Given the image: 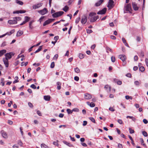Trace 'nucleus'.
Returning <instances> with one entry per match:
<instances>
[{"label":"nucleus","instance_id":"10","mask_svg":"<svg viewBox=\"0 0 148 148\" xmlns=\"http://www.w3.org/2000/svg\"><path fill=\"white\" fill-rule=\"evenodd\" d=\"M8 23L10 25L16 24L17 23V21L14 19V18H13V20H9L8 21Z\"/></svg>","mask_w":148,"mask_h":148},{"label":"nucleus","instance_id":"25","mask_svg":"<svg viewBox=\"0 0 148 148\" xmlns=\"http://www.w3.org/2000/svg\"><path fill=\"white\" fill-rule=\"evenodd\" d=\"M30 18L27 16L25 17V20L24 21L26 23L28 22L30 20Z\"/></svg>","mask_w":148,"mask_h":148},{"label":"nucleus","instance_id":"43","mask_svg":"<svg viewBox=\"0 0 148 148\" xmlns=\"http://www.w3.org/2000/svg\"><path fill=\"white\" fill-rule=\"evenodd\" d=\"M139 70L141 72H143L145 70V68L143 66H141L139 68Z\"/></svg>","mask_w":148,"mask_h":148},{"label":"nucleus","instance_id":"6","mask_svg":"<svg viewBox=\"0 0 148 148\" xmlns=\"http://www.w3.org/2000/svg\"><path fill=\"white\" fill-rule=\"evenodd\" d=\"M87 20V18L86 15H83L82 18L81 20V22L83 24H85L86 23Z\"/></svg>","mask_w":148,"mask_h":148},{"label":"nucleus","instance_id":"2","mask_svg":"<svg viewBox=\"0 0 148 148\" xmlns=\"http://www.w3.org/2000/svg\"><path fill=\"white\" fill-rule=\"evenodd\" d=\"M119 58L123 62V65H125L126 64V63L125 62H124V61H125L126 59V57L124 55H120L119 56Z\"/></svg>","mask_w":148,"mask_h":148},{"label":"nucleus","instance_id":"63","mask_svg":"<svg viewBox=\"0 0 148 148\" xmlns=\"http://www.w3.org/2000/svg\"><path fill=\"white\" fill-rule=\"evenodd\" d=\"M74 79L76 81H78L79 80V77L77 76H75L74 77Z\"/></svg>","mask_w":148,"mask_h":148},{"label":"nucleus","instance_id":"1","mask_svg":"<svg viewBox=\"0 0 148 148\" xmlns=\"http://www.w3.org/2000/svg\"><path fill=\"white\" fill-rule=\"evenodd\" d=\"M64 13L63 11H60L54 13L52 15L53 17L54 18H56L61 16Z\"/></svg>","mask_w":148,"mask_h":148},{"label":"nucleus","instance_id":"51","mask_svg":"<svg viewBox=\"0 0 148 148\" xmlns=\"http://www.w3.org/2000/svg\"><path fill=\"white\" fill-rule=\"evenodd\" d=\"M28 104L29 107L30 108H32L33 107V106L32 103L29 102L28 103Z\"/></svg>","mask_w":148,"mask_h":148},{"label":"nucleus","instance_id":"64","mask_svg":"<svg viewBox=\"0 0 148 148\" xmlns=\"http://www.w3.org/2000/svg\"><path fill=\"white\" fill-rule=\"evenodd\" d=\"M145 62L147 66L148 67V59L146 58L145 59Z\"/></svg>","mask_w":148,"mask_h":148},{"label":"nucleus","instance_id":"33","mask_svg":"<svg viewBox=\"0 0 148 148\" xmlns=\"http://www.w3.org/2000/svg\"><path fill=\"white\" fill-rule=\"evenodd\" d=\"M125 98L127 100H128L129 99H130L132 100V97L128 95L126 96H125Z\"/></svg>","mask_w":148,"mask_h":148},{"label":"nucleus","instance_id":"47","mask_svg":"<svg viewBox=\"0 0 148 148\" xmlns=\"http://www.w3.org/2000/svg\"><path fill=\"white\" fill-rule=\"evenodd\" d=\"M129 130L130 131V134H133L134 133V130H132L130 128H129Z\"/></svg>","mask_w":148,"mask_h":148},{"label":"nucleus","instance_id":"14","mask_svg":"<svg viewBox=\"0 0 148 148\" xmlns=\"http://www.w3.org/2000/svg\"><path fill=\"white\" fill-rule=\"evenodd\" d=\"M106 11V8H104L101 10L97 12V14H104L105 13Z\"/></svg>","mask_w":148,"mask_h":148},{"label":"nucleus","instance_id":"49","mask_svg":"<svg viewBox=\"0 0 148 148\" xmlns=\"http://www.w3.org/2000/svg\"><path fill=\"white\" fill-rule=\"evenodd\" d=\"M61 84H57V89L59 90L61 89Z\"/></svg>","mask_w":148,"mask_h":148},{"label":"nucleus","instance_id":"50","mask_svg":"<svg viewBox=\"0 0 148 148\" xmlns=\"http://www.w3.org/2000/svg\"><path fill=\"white\" fill-rule=\"evenodd\" d=\"M123 146L120 143H119L118 144V148H123Z\"/></svg>","mask_w":148,"mask_h":148},{"label":"nucleus","instance_id":"18","mask_svg":"<svg viewBox=\"0 0 148 148\" xmlns=\"http://www.w3.org/2000/svg\"><path fill=\"white\" fill-rule=\"evenodd\" d=\"M63 143L66 145H67L69 147H73V145L71 144L70 143L66 141H63Z\"/></svg>","mask_w":148,"mask_h":148},{"label":"nucleus","instance_id":"35","mask_svg":"<svg viewBox=\"0 0 148 148\" xmlns=\"http://www.w3.org/2000/svg\"><path fill=\"white\" fill-rule=\"evenodd\" d=\"M14 19L16 20V21H19L21 20V18L20 17H14Z\"/></svg>","mask_w":148,"mask_h":148},{"label":"nucleus","instance_id":"30","mask_svg":"<svg viewBox=\"0 0 148 148\" xmlns=\"http://www.w3.org/2000/svg\"><path fill=\"white\" fill-rule=\"evenodd\" d=\"M41 146L42 148H48V147L44 144H42Z\"/></svg>","mask_w":148,"mask_h":148},{"label":"nucleus","instance_id":"36","mask_svg":"<svg viewBox=\"0 0 148 148\" xmlns=\"http://www.w3.org/2000/svg\"><path fill=\"white\" fill-rule=\"evenodd\" d=\"M66 111L67 112V113L68 114H71L73 112L72 111V110H71L70 109H67L66 110Z\"/></svg>","mask_w":148,"mask_h":148},{"label":"nucleus","instance_id":"23","mask_svg":"<svg viewBox=\"0 0 148 148\" xmlns=\"http://www.w3.org/2000/svg\"><path fill=\"white\" fill-rule=\"evenodd\" d=\"M105 88L107 91H109L111 90L110 87L108 85H107L105 86Z\"/></svg>","mask_w":148,"mask_h":148},{"label":"nucleus","instance_id":"22","mask_svg":"<svg viewBox=\"0 0 148 148\" xmlns=\"http://www.w3.org/2000/svg\"><path fill=\"white\" fill-rule=\"evenodd\" d=\"M103 0H100L98 2L96 3L95 5L96 6H99L103 2Z\"/></svg>","mask_w":148,"mask_h":148},{"label":"nucleus","instance_id":"39","mask_svg":"<svg viewBox=\"0 0 148 148\" xmlns=\"http://www.w3.org/2000/svg\"><path fill=\"white\" fill-rule=\"evenodd\" d=\"M84 57V55L82 53H79V57L80 59H82Z\"/></svg>","mask_w":148,"mask_h":148},{"label":"nucleus","instance_id":"44","mask_svg":"<svg viewBox=\"0 0 148 148\" xmlns=\"http://www.w3.org/2000/svg\"><path fill=\"white\" fill-rule=\"evenodd\" d=\"M18 144L20 145L21 146H22L23 145V143L20 140L18 141Z\"/></svg>","mask_w":148,"mask_h":148},{"label":"nucleus","instance_id":"62","mask_svg":"<svg viewBox=\"0 0 148 148\" xmlns=\"http://www.w3.org/2000/svg\"><path fill=\"white\" fill-rule=\"evenodd\" d=\"M14 32V30L13 29L10 32V34H9L8 35H11Z\"/></svg>","mask_w":148,"mask_h":148},{"label":"nucleus","instance_id":"19","mask_svg":"<svg viewBox=\"0 0 148 148\" xmlns=\"http://www.w3.org/2000/svg\"><path fill=\"white\" fill-rule=\"evenodd\" d=\"M44 99L47 101H49L50 100V97L49 95H45L44 97Z\"/></svg>","mask_w":148,"mask_h":148},{"label":"nucleus","instance_id":"24","mask_svg":"<svg viewBox=\"0 0 148 148\" xmlns=\"http://www.w3.org/2000/svg\"><path fill=\"white\" fill-rule=\"evenodd\" d=\"M23 34V32L22 31H19L17 33V36H20Z\"/></svg>","mask_w":148,"mask_h":148},{"label":"nucleus","instance_id":"40","mask_svg":"<svg viewBox=\"0 0 148 148\" xmlns=\"http://www.w3.org/2000/svg\"><path fill=\"white\" fill-rule=\"evenodd\" d=\"M79 111V109L77 108H74V109H73L72 110V111L75 112H78Z\"/></svg>","mask_w":148,"mask_h":148},{"label":"nucleus","instance_id":"29","mask_svg":"<svg viewBox=\"0 0 148 148\" xmlns=\"http://www.w3.org/2000/svg\"><path fill=\"white\" fill-rule=\"evenodd\" d=\"M69 9V7L67 6H65L63 9V10L65 12H67Z\"/></svg>","mask_w":148,"mask_h":148},{"label":"nucleus","instance_id":"27","mask_svg":"<svg viewBox=\"0 0 148 148\" xmlns=\"http://www.w3.org/2000/svg\"><path fill=\"white\" fill-rule=\"evenodd\" d=\"M122 40L123 43L125 44V46H128V44L126 43V40H125V38H122Z\"/></svg>","mask_w":148,"mask_h":148},{"label":"nucleus","instance_id":"31","mask_svg":"<svg viewBox=\"0 0 148 148\" xmlns=\"http://www.w3.org/2000/svg\"><path fill=\"white\" fill-rule=\"evenodd\" d=\"M75 71L76 73H78L80 72V70L78 68L76 67L75 69Z\"/></svg>","mask_w":148,"mask_h":148},{"label":"nucleus","instance_id":"5","mask_svg":"<svg viewBox=\"0 0 148 148\" xmlns=\"http://www.w3.org/2000/svg\"><path fill=\"white\" fill-rule=\"evenodd\" d=\"M125 10L127 11H128L131 13L132 11V8L131 5L130 4H127L126 6L125 7Z\"/></svg>","mask_w":148,"mask_h":148},{"label":"nucleus","instance_id":"15","mask_svg":"<svg viewBox=\"0 0 148 148\" xmlns=\"http://www.w3.org/2000/svg\"><path fill=\"white\" fill-rule=\"evenodd\" d=\"M132 6L133 8L135 10H138V7L137 6V4L135 2L132 3Z\"/></svg>","mask_w":148,"mask_h":148},{"label":"nucleus","instance_id":"21","mask_svg":"<svg viewBox=\"0 0 148 148\" xmlns=\"http://www.w3.org/2000/svg\"><path fill=\"white\" fill-rule=\"evenodd\" d=\"M6 52V51L5 49L2 50H0V57L2 56L3 54L5 53Z\"/></svg>","mask_w":148,"mask_h":148},{"label":"nucleus","instance_id":"3","mask_svg":"<svg viewBox=\"0 0 148 148\" xmlns=\"http://www.w3.org/2000/svg\"><path fill=\"white\" fill-rule=\"evenodd\" d=\"M14 53L12 52L7 53L5 55V58L8 59H10L11 58L12 56L14 55Z\"/></svg>","mask_w":148,"mask_h":148},{"label":"nucleus","instance_id":"11","mask_svg":"<svg viewBox=\"0 0 148 148\" xmlns=\"http://www.w3.org/2000/svg\"><path fill=\"white\" fill-rule=\"evenodd\" d=\"M1 133L3 137L4 138H8V136L6 132L3 130H1Z\"/></svg>","mask_w":148,"mask_h":148},{"label":"nucleus","instance_id":"7","mask_svg":"<svg viewBox=\"0 0 148 148\" xmlns=\"http://www.w3.org/2000/svg\"><path fill=\"white\" fill-rule=\"evenodd\" d=\"M114 1L112 0H109L108 2V7L109 9L112 8L114 7Z\"/></svg>","mask_w":148,"mask_h":148},{"label":"nucleus","instance_id":"54","mask_svg":"<svg viewBox=\"0 0 148 148\" xmlns=\"http://www.w3.org/2000/svg\"><path fill=\"white\" fill-rule=\"evenodd\" d=\"M117 121L120 124H122L123 123L121 119H118Z\"/></svg>","mask_w":148,"mask_h":148},{"label":"nucleus","instance_id":"53","mask_svg":"<svg viewBox=\"0 0 148 148\" xmlns=\"http://www.w3.org/2000/svg\"><path fill=\"white\" fill-rule=\"evenodd\" d=\"M45 18V16H42L41 18H40L39 19V21L40 22V23H41V22H42V20L44 18Z\"/></svg>","mask_w":148,"mask_h":148},{"label":"nucleus","instance_id":"58","mask_svg":"<svg viewBox=\"0 0 148 148\" xmlns=\"http://www.w3.org/2000/svg\"><path fill=\"white\" fill-rule=\"evenodd\" d=\"M143 122L145 124H147L148 123V121L145 119H144L143 120Z\"/></svg>","mask_w":148,"mask_h":148},{"label":"nucleus","instance_id":"56","mask_svg":"<svg viewBox=\"0 0 148 148\" xmlns=\"http://www.w3.org/2000/svg\"><path fill=\"white\" fill-rule=\"evenodd\" d=\"M58 54H56L54 56L53 58L54 60L55 59L57 60V58H58Z\"/></svg>","mask_w":148,"mask_h":148},{"label":"nucleus","instance_id":"52","mask_svg":"<svg viewBox=\"0 0 148 148\" xmlns=\"http://www.w3.org/2000/svg\"><path fill=\"white\" fill-rule=\"evenodd\" d=\"M86 31H87V32L88 33H89V34H90L92 32V30H91V29H88L86 30Z\"/></svg>","mask_w":148,"mask_h":148},{"label":"nucleus","instance_id":"26","mask_svg":"<svg viewBox=\"0 0 148 148\" xmlns=\"http://www.w3.org/2000/svg\"><path fill=\"white\" fill-rule=\"evenodd\" d=\"M114 82L115 83H122L121 81L116 78L114 79Z\"/></svg>","mask_w":148,"mask_h":148},{"label":"nucleus","instance_id":"12","mask_svg":"<svg viewBox=\"0 0 148 148\" xmlns=\"http://www.w3.org/2000/svg\"><path fill=\"white\" fill-rule=\"evenodd\" d=\"M92 97L91 95L88 93H85L84 94V98L86 99H90Z\"/></svg>","mask_w":148,"mask_h":148},{"label":"nucleus","instance_id":"8","mask_svg":"<svg viewBox=\"0 0 148 148\" xmlns=\"http://www.w3.org/2000/svg\"><path fill=\"white\" fill-rule=\"evenodd\" d=\"M55 20L54 19L50 18L48 19V20L45 21L43 24V25L45 26L46 25H48L50 23Z\"/></svg>","mask_w":148,"mask_h":148},{"label":"nucleus","instance_id":"9","mask_svg":"<svg viewBox=\"0 0 148 148\" xmlns=\"http://www.w3.org/2000/svg\"><path fill=\"white\" fill-rule=\"evenodd\" d=\"M42 3H39L37 4H35V5H34L32 6V8L33 9H36L42 6Z\"/></svg>","mask_w":148,"mask_h":148},{"label":"nucleus","instance_id":"37","mask_svg":"<svg viewBox=\"0 0 148 148\" xmlns=\"http://www.w3.org/2000/svg\"><path fill=\"white\" fill-rule=\"evenodd\" d=\"M28 63V62H26L25 63H24L23 62H21V66H23V65H25V66H26L27 65V64Z\"/></svg>","mask_w":148,"mask_h":148},{"label":"nucleus","instance_id":"60","mask_svg":"<svg viewBox=\"0 0 148 148\" xmlns=\"http://www.w3.org/2000/svg\"><path fill=\"white\" fill-rule=\"evenodd\" d=\"M109 110L112 112L115 111V110L112 107H110L109 109Z\"/></svg>","mask_w":148,"mask_h":148},{"label":"nucleus","instance_id":"16","mask_svg":"<svg viewBox=\"0 0 148 148\" xmlns=\"http://www.w3.org/2000/svg\"><path fill=\"white\" fill-rule=\"evenodd\" d=\"M99 18V16H97L91 18L90 19V21L91 22H93L95 21L97 19Z\"/></svg>","mask_w":148,"mask_h":148},{"label":"nucleus","instance_id":"13","mask_svg":"<svg viewBox=\"0 0 148 148\" xmlns=\"http://www.w3.org/2000/svg\"><path fill=\"white\" fill-rule=\"evenodd\" d=\"M3 61L4 62V64L5 65L6 67H8V66L9 63L8 59L5 58L3 59Z\"/></svg>","mask_w":148,"mask_h":148},{"label":"nucleus","instance_id":"55","mask_svg":"<svg viewBox=\"0 0 148 148\" xmlns=\"http://www.w3.org/2000/svg\"><path fill=\"white\" fill-rule=\"evenodd\" d=\"M138 59V58L137 56H134V60L135 61H137Z\"/></svg>","mask_w":148,"mask_h":148},{"label":"nucleus","instance_id":"17","mask_svg":"<svg viewBox=\"0 0 148 148\" xmlns=\"http://www.w3.org/2000/svg\"><path fill=\"white\" fill-rule=\"evenodd\" d=\"M86 103L89 106L91 107H93L95 106V104L93 102L90 103L89 101H87V102Z\"/></svg>","mask_w":148,"mask_h":148},{"label":"nucleus","instance_id":"61","mask_svg":"<svg viewBox=\"0 0 148 148\" xmlns=\"http://www.w3.org/2000/svg\"><path fill=\"white\" fill-rule=\"evenodd\" d=\"M40 65V64L39 63H38L36 64V63H34L33 64V66H39Z\"/></svg>","mask_w":148,"mask_h":148},{"label":"nucleus","instance_id":"57","mask_svg":"<svg viewBox=\"0 0 148 148\" xmlns=\"http://www.w3.org/2000/svg\"><path fill=\"white\" fill-rule=\"evenodd\" d=\"M59 38V37L58 36H56L54 37V39L55 40V41L57 42V40Z\"/></svg>","mask_w":148,"mask_h":148},{"label":"nucleus","instance_id":"59","mask_svg":"<svg viewBox=\"0 0 148 148\" xmlns=\"http://www.w3.org/2000/svg\"><path fill=\"white\" fill-rule=\"evenodd\" d=\"M37 113L39 116H41V113L40 112V111L38 110L37 111Z\"/></svg>","mask_w":148,"mask_h":148},{"label":"nucleus","instance_id":"41","mask_svg":"<svg viewBox=\"0 0 148 148\" xmlns=\"http://www.w3.org/2000/svg\"><path fill=\"white\" fill-rule=\"evenodd\" d=\"M89 119L93 123H95V119L92 117H90Z\"/></svg>","mask_w":148,"mask_h":148},{"label":"nucleus","instance_id":"32","mask_svg":"<svg viewBox=\"0 0 148 148\" xmlns=\"http://www.w3.org/2000/svg\"><path fill=\"white\" fill-rule=\"evenodd\" d=\"M16 2L20 5H22L23 4V3L18 0H16Z\"/></svg>","mask_w":148,"mask_h":148},{"label":"nucleus","instance_id":"20","mask_svg":"<svg viewBox=\"0 0 148 148\" xmlns=\"http://www.w3.org/2000/svg\"><path fill=\"white\" fill-rule=\"evenodd\" d=\"M34 22V20H32L31 21H30L29 24V29H33V26L32 25V23Z\"/></svg>","mask_w":148,"mask_h":148},{"label":"nucleus","instance_id":"42","mask_svg":"<svg viewBox=\"0 0 148 148\" xmlns=\"http://www.w3.org/2000/svg\"><path fill=\"white\" fill-rule=\"evenodd\" d=\"M58 140H57L56 141L53 142V144L55 145L58 146Z\"/></svg>","mask_w":148,"mask_h":148},{"label":"nucleus","instance_id":"4","mask_svg":"<svg viewBox=\"0 0 148 148\" xmlns=\"http://www.w3.org/2000/svg\"><path fill=\"white\" fill-rule=\"evenodd\" d=\"M38 12L42 15H44L47 13L48 11L47 8H45L42 10L38 11Z\"/></svg>","mask_w":148,"mask_h":148},{"label":"nucleus","instance_id":"45","mask_svg":"<svg viewBox=\"0 0 148 148\" xmlns=\"http://www.w3.org/2000/svg\"><path fill=\"white\" fill-rule=\"evenodd\" d=\"M80 17H79L77 18L76 20L75 21V23H78L79 22L80 20Z\"/></svg>","mask_w":148,"mask_h":148},{"label":"nucleus","instance_id":"28","mask_svg":"<svg viewBox=\"0 0 148 148\" xmlns=\"http://www.w3.org/2000/svg\"><path fill=\"white\" fill-rule=\"evenodd\" d=\"M42 49V46H39V48L34 52V53H37L39 52Z\"/></svg>","mask_w":148,"mask_h":148},{"label":"nucleus","instance_id":"48","mask_svg":"<svg viewBox=\"0 0 148 148\" xmlns=\"http://www.w3.org/2000/svg\"><path fill=\"white\" fill-rule=\"evenodd\" d=\"M111 60L112 61L114 62L115 61V58L114 56H112L111 58Z\"/></svg>","mask_w":148,"mask_h":148},{"label":"nucleus","instance_id":"34","mask_svg":"<svg viewBox=\"0 0 148 148\" xmlns=\"http://www.w3.org/2000/svg\"><path fill=\"white\" fill-rule=\"evenodd\" d=\"M142 133L143 135L144 136L146 137V136H147V135H148L147 134L146 132H145V131H143L142 132Z\"/></svg>","mask_w":148,"mask_h":148},{"label":"nucleus","instance_id":"46","mask_svg":"<svg viewBox=\"0 0 148 148\" xmlns=\"http://www.w3.org/2000/svg\"><path fill=\"white\" fill-rule=\"evenodd\" d=\"M55 66V64L54 62H52L51 64V68H53Z\"/></svg>","mask_w":148,"mask_h":148},{"label":"nucleus","instance_id":"38","mask_svg":"<svg viewBox=\"0 0 148 148\" xmlns=\"http://www.w3.org/2000/svg\"><path fill=\"white\" fill-rule=\"evenodd\" d=\"M96 15V13L94 12H91L89 14V16L90 17H92Z\"/></svg>","mask_w":148,"mask_h":148}]
</instances>
